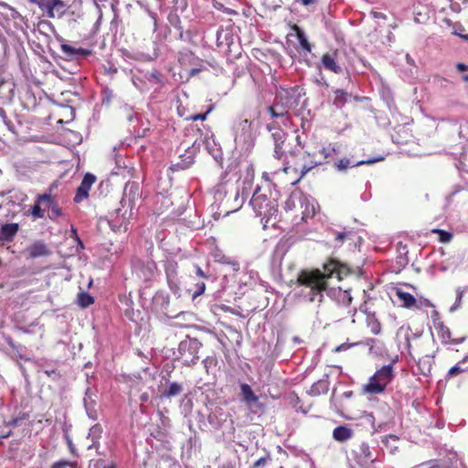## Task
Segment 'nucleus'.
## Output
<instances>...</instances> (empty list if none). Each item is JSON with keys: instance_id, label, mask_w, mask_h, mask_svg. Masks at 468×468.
I'll return each mask as SVG.
<instances>
[{"instance_id": "4be33fe9", "label": "nucleus", "mask_w": 468, "mask_h": 468, "mask_svg": "<svg viewBox=\"0 0 468 468\" xmlns=\"http://www.w3.org/2000/svg\"><path fill=\"white\" fill-rule=\"evenodd\" d=\"M356 454L357 458L365 461L373 462L375 460L370 446L366 441H363L358 445L357 450L356 451Z\"/></svg>"}, {"instance_id": "9b49d317", "label": "nucleus", "mask_w": 468, "mask_h": 468, "mask_svg": "<svg viewBox=\"0 0 468 468\" xmlns=\"http://www.w3.org/2000/svg\"><path fill=\"white\" fill-rule=\"evenodd\" d=\"M136 273L144 281L152 280L157 271L156 263L153 260H147L145 261H138L134 265Z\"/></svg>"}, {"instance_id": "393cba45", "label": "nucleus", "mask_w": 468, "mask_h": 468, "mask_svg": "<svg viewBox=\"0 0 468 468\" xmlns=\"http://www.w3.org/2000/svg\"><path fill=\"white\" fill-rule=\"evenodd\" d=\"M293 29L295 31L301 48L307 52H311L312 46L309 43L304 32L298 26H294Z\"/></svg>"}, {"instance_id": "09e8293b", "label": "nucleus", "mask_w": 468, "mask_h": 468, "mask_svg": "<svg viewBox=\"0 0 468 468\" xmlns=\"http://www.w3.org/2000/svg\"><path fill=\"white\" fill-rule=\"evenodd\" d=\"M19 420H20V419L15 418V419H12L11 420H9L7 424L9 426H17L19 423Z\"/></svg>"}, {"instance_id": "37998d69", "label": "nucleus", "mask_w": 468, "mask_h": 468, "mask_svg": "<svg viewBox=\"0 0 468 468\" xmlns=\"http://www.w3.org/2000/svg\"><path fill=\"white\" fill-rule=\"evenodd\" d=\"M247 177L250 178V180H252L254 177V168L252 165L247 167Z\"/></svg>"}, {"instance_id": "4d7b16f0", "label": "nucleus", "mask_w": 468, "mask_h": 468, "mask_svg": "<svg viewBox=\"0 0 468 468\" xmlns=\"http://www.w3.org/2000/svg\"><path fill=\"white\" fill-rule=\"evenodd\" d=\"M463 80H468V76H464V77H463Z\"/></svg>"}, {"instance_id": "79ce46f5", "label": "nucleus", "mask_w": 468, "mask_h": 468, "mask_svg": "<svg viewBox=\"0 0 468 468\" xmlns=\"http://www.w3.org/2000/svg\"><path fill=\"white\" fill-rule=\"evenodd\" d=\"M177 112H178V115L180 117H183L185 120H186V116H189V114H186L185 107H183L181 105L177 107Z\"/></svg>"}, {"instance_id": "a211bd4d", "label": "nucleus", "mask_w": 468, "mask_h": 468, "mask_svg": "<svg viewBox=\"0 0 468 468\" xmlns=\"http://www.w3.org/2000/svg\"><path fill=\"white\" fill-rule=\"evenodd\" d=\"M60 49L62 54L68 58V59H74L78 58L79 57H88L91 54V50L80 48H75L69 44H61Z\"/></svg>"}, {"instance_id": "8fccbe9b", "label": "nucleus", "mask_w": 468, "mask_h": 468, "mask_svg": "<svg viewBox=\"0 0 468 468\" xmlns=\"http://www.w3.org/2000/svg\"><path fill=\"white\" fill-rule=\"evenodd\" d=\"M262 178L265 179L267 182H271V178L269 176V173H267V172H264L262 174Z\"/></svg>"}, {"instance_id": "dca6fc26", "label": "nucleus", "mask_w": 468, "mask_h": 468, "mask_svg": "<svg viewBox=\"0 0 468 468\" xmlns=\"http://www.w3.org/2000/svg\"><path fill=\"white\" fill-rule=\"evenodd\" d=\"M29 258L35 259L50 255V250L43 240H36L27 248Z\"/></svg>"}, {"instance_id": "a18cd8bd", "label": "nucleus", "mask_w": 468, "mask_h": 468, "mask_svg": "<svg viewBox=\"0 0 468 468\" xmlns=\"http://www.w3.org/2000/svg\"><path fill=\"white\" fill-rule=\"evenodd\" d=\"M11 435V430L0 431V439L8 438Z\"/></svg>"}, {"instance_id": "5fc2aeb1", "label": "nucleus", "mask_w": 468, "mask_h": 468, "mask_svg": "<svg viewBox=\"0 0 468 468\" xmlns=\"http://www.w3.org/2000/svg\"><path fill=\"white\" fill-rule=\"evenodd\" d=\"M212 417L213 416L211 414L208 416V420H209L210 423L212 422Z\"/></svg>"}, {"instance_id": "2eb2a0df", "label": "nucleus", "mask_w": 468, "mask_h": 468, "mask_svg": "<svg viewBox=\"0 0 468 468\" xmlns=\"http://www.w3.org/2000/svg\"><path fill=\"white\" fill-rule=\"evenodd\" d=\"M201 346L202 344L197 339L193 338L187 342H181L179 345V352L182 356H184L186 350L190 351L192 356L189 360L186 359V362L195 364L196 361L199 358L197 356V351Z\"/></svg>"}, {"instance_id": "6e6552de", "label": "nucleus", "mask_w": 468, "mask_h": 468, "mask_svg": "<svg viewBox=\"0 0 468 468\" xmlns=\"http://www.w3.org/2000/svg\"><path fill=\"white\" fill-rule=\"evenodd\" d=\"M271 136L274 142L273 156L282 161L288 154V152L292 150L287 142V133L283 130L278 129L272 133Z\"/></svg>"}, {"instance_id": "ea45409f", "label": "nucleus", "mask_w": 468, "mask_h": 468, "mask_svg": "<svg viewBox=\"0 0 468 468\" xmlns=\"http://www.w3.org/2000/svg\"><path fill=\"white\" fill-rule=\"evenodd\" d=\"M370 15L377 19H387V16L384 13L372 10Z\"/></svg>"}, {"instance_id": "a878e982", "label": "nucleus", "mask_w": 468, "mask_h": 468, "mask_svg": "<svg viewBox=\"0 0 468 468\" xmlns=\"http://www.w3.org/2000/svg\"><path fill=\"white\" fill-rule=\"evenodd\" d=\"M77 303L81 308H87L94 303V298L88 292H81L77 296Z\"/></svg>"}, {"instance_id": "864d4df0", "label": "nucleus", "mask_w": 468, "mask_h": 468, "mask_svg": "<svg viewBox=\"0 0 468 468\" xmlns=\"http://www.w3.org/2000/svg\"><path fill=\"white\" fill-rule=\"evenodd\" d=\"M103 468H117L114 463H111L110 465L104 466Z\"/></svg>"}, {"instance_id": "72a5a7b5", "label": "nucleus", "mask_w": 468, "mask_h": 468, "mask_svg": "<svg viewBox=\"0 0 468 468\" xmlns=\"http://www.w3.org/2000/svg\"><path fill=\"white\" fill-rule=\"evenodd\" d=\"M433 232L438 233L440 241L444 242V243L449 242L452 238V235L451 233H449L445 230H442V229H434Z\"/></svg>"}, {"instance_id": "b1692460", "label": "nucleus", "mask_w": 468, "mask_h": 468, "mask_svg": "<svg viewBox=\"0 0 468 468\" xmlns=\"http://www.w3.org/2000/svg\"><path fill=\"white\" fill-rule=\"evenodd\" d=\"M399 440V438L397 435L389 434L381 438V443L389 451L390 453H394L398 449L397 443Z\"/></svg>"}, {"instance_id": "bb28decb", "label": "nucleus", "mask_w": 468, "mask_h": 468, "mask_svg": "<svg viewBox=\"0 0 468 468\" xmlns=\"http://www.w3.org/2000/svg\"><path fill=\"white\" fill-rule=\"evenodd\" d=\"M254 468H283L282 466H277L271 458L263 457L259 459L254 463Z\"/></svg>"}, {"instance_id": "f704fd0d", "label": "nucleus", "mask_w": 468, "mask_h": 468, "mask_svg": "<svg viewBox=\"0 0 468 468\" xmlns=\"http://www.w3.org/2000/svg\"><path fill=\"white\" fill-rule=\"evenodd\" d=\"M334 166H335L338 171H344V170H346L348 166H350V160H349V159H346V158L340 159L338 162L335 163Z\"/></svg>"}, {"instance_id": "7c9ffc66", "label": "nucleus", "mask_w": 468, "mask_h": 468, "mask_svg": "<svg viewBox=\"0 0 468 468\" xmlns=\"http://www.w3.org/2000/svg\"><path fill=\"white\" fill-rule=\"evenodd\" d=\"M102 431L103 430L101 424H95L90 429L89 437L91 438L93 443L101 437Z\"/></svg>"}, {"instance_id": "20e7f679", "label": "nucleus", "mask_w": 468, "mask_h": 468, "mask_svg": "<svg viewBox=\"0 0 468 468\" xmlns=\"http://www.w3.org/2000/svg\"><path fill=\"white\" fill-rule=\"evenodd\" d=\"M51 192L52 188L49 187L48 192L38 194L36 197V201L30 208V214L34 219L43 218L46 209H48V218L52 221H56L63 216L62 208Z\"/></svg>"}, {"instance_id": "f03ea898", "label": "nucleus", "mask_w": 468, "mask_h": 468, "mask_svg": "<svg viewBox=\"0 0 468 468\" xmlns=\"http://www.w3.org/2000/svg\"><path fill=\"white\" fill-rule=\"evenodd\" d=\"M350 273L349 269L335 260H329L323 265V271L319 269L303 270L297 276L296 282L300 286H305L311 290V300L319 295L323 296L324 292L329 288V280L335 277L338 281L343 280Z\"/></svg>"}, {"instance_id": "58836bf2", "label": "nucleus", "mask_w": 468, "mask_h": 468, "mask_svg": "<svg viewBox=\"0 0 468 468\" xmlns=\"http://www.w3.org/2000/svg\"><path fill=\"white\" fill-rule=\"evenodd\" d=\"M197 286V290L195 291L194 294H193V297L196 298L201 294L204 293L205 290H206V284L205 282H197L196 284Z\"/></svg>"}, {"instance_id": "a19ab883", "label": "nucleus", "mask_w": 468, "mask_h": 468, "mask_svg": "<svg viewBox=\"0 0 468 468\" xmlns=\"http://www.w3.org/2000/svg\"><path fill=\"white\" fill-rule=\"evenodd\" d=\"M196 274L201 278H207V275L202 271L198 265H195Z\"/></svg>"}, {"instance_id": "c756f323", "label": "nucleus", "mask_w": 468, "mask_h": 468, "mask_svg": "<svg viewBox=\"0 0 468 468\" xmlns=\"http://www.w3.org/2000/svg\"><path fill=\"white\" fill-rule=\"evenodd\" d=\"M328 390V382L326 380H319L314 383L311 388V393L313 395H319L321 392H326Z\"/></svg>"}, {"instance_id": "412c9836", "label": "nucleus", "mask_w": 468, "mask_h": 468, "mask_svg": "<svg viewBox=\"0 0 468 468\" xmlns=\"http://www.w3.org/2000/svg\"><path fill=\"white\" fill-rule=\"evenodd\" d=\"M240 391L242 395V399L245 403L250 405L252 403L258 402L259 397L254 394L252 388L249 384L242 383L240 385Z\"/></svg>"}, {"instance_id": "de8ad7c7", "label": "nucleus", "mask_w": 468, "mask_h": 468, "mask_svg": "<svg viewBox=\"0 0 468 468\" xmlns=\"http://www.w3.org/2000/svg\"><path fill=\"white\" fill-rule=\"evenodd\" d=\"M346 236V234L345 232H339V233H337L336 240L342 243V242H344Z\"/></svg>"}, {"instance_id": "4468645a", "label": "nucleus", "mask_w": 468, "mask_h": 468, "mask_svg": "<svg viewBox=\"0 0 468 468\" xmlns=\"http://www.w3.org/2000/svg\"><path fill=\"white\" fill-rule=\"evenodd\" d=\"M337 56H338L337 50H334L333 52L324 53L322 56L321 62L323 64V67L326 70H329L335 74H341V73H343V69L337 63Z\"/></svg>"}, {"instance_id": "e433bc0d", "label": "nucleus", "mask_w": 468, "mask_h": 468, "mask_svg": "<svg viewBox=\"0 0 468 468\" xmlns=\"http://www.w3.org/2000/svg\"><path fill=\"white\" fill-rule=\"evenodd\" d=\"M69 466L71 468H76L77 464L69 461H59L52 464L51 468H65Z\"/></svg>"}, {"instance_id": "6ab92c4d", "label": "nucleus", "mask_w": 468, "mask_h": 468, "mask_svg": "<svg viewBox=\"0 0 468 468\" xmlns=\"http://www.w3.org/2000/svg\"><path fill=\"white\" fill-rule=\"evenodd\" d=\"M334 297L338 304L348 307L352 303V296L350 289H342L338 287L337 290H334Z\"/></svg>"}, {"instance_id": "13d9d810", "label": "nucleus", "mask_w": 468, "mask_h": 468, "mask_svg": "<svg viewBox=\"0 0 468 468\" xmlns=\"http://www.w3.org/2000/svg\"><path fill=\"white\" fill-rule=\"evenodd\" d=\"M462 296H463V293H462V292H460V293H459V299H460V300H461Z\"/></svg>"}, {"instance_id": "603ef678", "label": "nucleus", "mask_w": 468, "mask_h": 468, "mask_svg": "<svg viewBox=\"0 0 468 468\" xmlns=\"http://www.w3.org/2000/svg\"><path fill=\"white\" fill-rule=\"evenodd\" d=\"M343 395L346 398H350L353 395V392L352 391H347V392H345Z\"/></svg>"}, {"instance_id": "ddd939ff", "label": "nucleus", "mask_w": 468, "mask_h": 468, "mask_svg": "<svg viewBox=\"0 0 468 468\" xmlns=\"http://www.w3.org/2000/svg\"><path fill=\"white\" fill-rule=\"evenodd\" d=\"M435 329L438 335V337L441 339V344L443 345H458L463 342L464 337L462 338H452L450 328L445 325L442 322H438L435 324Z\"/></svg>"}, {"instance_id": "c03bdc74", "label": "nucleus", "mask_w": 468, "mask_h": 468, "mask_svg": "<svg viewBox=\"0 0 468 468\" xmlns=\"http://www.w3.org/2000/svg\"><path fill=\"white\" fill-rule=\"evenodd\" d=\"M456 69H457L458 71L463 72V71H467L468 70V66L463 64V63H457L456 64Z\"/></svg>"}, {"instance_id": "c9c22d12", "label": "nucleus", "mask_w": 468, "mask_h": 468, "mask_svg": "<svg viewBox=\"0 0 468 468\" xmlns=\"http://www.w3.org/2000/svg\"><path fill=\"white\" fill-rule=\"evenodd\" d=\"M295 201H296V197L293 196V195H291L285 201L284 203V209L286 211H291L292 209L295 208Z\"/></svg>"}, {"instance_id": "1a4fd4ad", "label": "nucleus", "mask_w": 468, "mask_h": 468, "mask_svg": "<svg viewBox=\"0 0 468 468\" xmlns=\"http://www.w3.org/2000/svg\"><path fill=\"white\" fill-rule=\"evenodd\" d=\"M396 295L398 296L399 300L402 303L401 306L407 309H420L423 306L425 307H431L432 306L431 303L424 299L423 301H417V299L410 292H404L401 289H398L396 291Z\"/></svg>"}, {"instance_id": "f257e3e1", "label": "nucleus", "mask_w": 468, "mask_h": 468, "mask_svg": "<svg viewBox=\"0 0 468 468\" xmlns=\"http://www.w3.org/2000/svg\"><path fill=\"white\" fill-rule=\"evenodd\" d=\"M296 141L303 152L294 149L289 151L280 169L285 174L293 173L297 176L292 185H296L312 169L325 163L335 151L334 148L323 146L316 141L302 144L299 135Z\"/></svg>"}, {"instance_id": "7ed1b4c3", "label": "nucleus", "mask_w": 468, "mask_h": 468, "mask_svg": "<svg viewBox=\"0 0 468 468\" xmlns=\"http://www.w3.org/2000/svg\"><path fill=\"white\" fill-rule=\"evenodd\" d=\"M256 216L261 218L263 228L271 223L275 225L279 221V204L277 197L271 189L258 186L250 202Z\"/></svg>"}, {"instance_id": "aec40b11", "label": "nucleus", "mask_w": 468, "mask_h": 468, "mask_svg": "<svg viewBox=\"0 0 468 468\" xmlns=\"http://www.w3.org/2000/svg\"><path fill=\"white\" fill-rule=\"evenodd\" d=\"M353 435V430L346 425L338 426L333 431V438L339 442H344L350 440Z\"/></svg>"}, {"instance_id": "f8f14e48", "label": "nucleus", "mask_w": 468, "mask_h": 468, "mask_svg": "<svg viewBox=\"0 0 468 468\" xmlns=\"http://www.w3.org/2000/svg\"><path fill=\"white\" fill-rule=\"evenodd\" d=\"M96 176L92 174L87 173L80 185L77 188L76 195L74 197L75 203H80L84 199L89 197V192L90 190L91 186L95 183Z\"/></svg>"}, {"instance_id": "4c0bfd02", "label": "nucleus", "mask_w": 468, "mask_h": 468, "mask_svg": "<svg viewBox=\"0 0 468 468\" xmlns=\"http://www.w3.org/2000/svg\"><path fill=\"white\" fill-rule=\"evenodd\" d=\"M361 344H362V342H356V343H352V344L344 343V344H341V345L337 346L335 348L334 351L335 352L346 351V350L349 349L352 346H358V345H361Z\"/></svg>"}, {"instance_id": "2f4dec72", "label": "nucleus", "mask_w": 468, "mask_h": 468, "mask_svg": "<svg viewBox=\"0 0 468 468\" xmlns=\"http://www.w3.org/2000/svg\"><path fill=\"white\" fill-rule=\"evenodd\" d=\"M465 371L464 368L461 367L460 364H456L455 366L452 367L449 371L447 372L446 378L451 379Z\"/></svg>"}, {"instance_id": "423d86ee", "label": "nucleus", "mask_w": 468, "mask_h": 468, "mask_svg": "<svg viewBox=\"0 0 468 468\" xmlns=\"http://www.w3.org/2000/svg\"><path fill=\"white\" fill-rule=\"evenodd\" d=\"M393 378V366L391 364L384 366L369 378L368 383L364 386V391L369 394H380Z\"/></svg>"}, {"instance_id": "49530a36", "label": "nucleus", "mask_w": 468, "mask_h": 468, "mask_svg": "<svg viewBox=\"0 0 468 468\" xmlns=\"http://www.w3.org/2000/svg\"><path fill=\"white\" fill-rule=\"evenodd\" d=\"M382 159L383 158H378V159H375V160H368V161H360V162H357L356 165H354V166L364 165V164H372L374 162H377V161H379V160H382Z\"/></svg>"}, {"instance_id": "473e14b6", "label": "nucleus", "mask_w": 468, "mask_h": 468, "mask_svg": "<svg viewBox=\"0 0 468 468\" xmlns=\"http://www.w3.org/2000/svg\"><path fill=\"white\" fill-rule=\"evenodd\" d=\"M211 111L212 107H209L204 113L189 114V116H186V121H205Z\"/></svg>"}, {"instance_id": "0eeeda50", "label": "nucleus", "mask_w": 468, "mask_h": 468, "mask_svg": "<svg viewBox=\"0 0 468 468\" xmlns=\"http://www.w3.org/2000/svg\"><path fill=\"white\" fill-rule=\"evenodd\" d=\"M178 62L184 70L187 71L188 77H194L202 71V61L192 51L180 52Z\"/></svg>"}, {"instance_id": "6e6d98bb", "label": "nucleus", "mask_w": 468, "mask_h": 468, "mask_svg": "<svg viewBox=\"0 0 468 468\" xmlns=\"http://www.w3.org/2000/svg\"><path fill=\"white\" fill-rule=\"evenodd\" d=\"M279 171H280V170H274V171H272V174H273V175L278 174V172H279Z\"/></svg>"}, {"instance_id": "5701e85b", "label": "nucleus", "mask_w": 468, "mask_h": 468, "mask_svg": "<svg viewBox=\"0 0 468 468\" xmlns=\"http://www.w3.org/2000/svg\"><path fill=\"white\" fill-rule=\"evenodd\" d=\"M351 94L348 93L347 91L341 89H337L334 90L333 103L335 107L341 108L343 105L346 104Z\"/></svg>"}, {"instance_id": "9d476101", "label": "nucleus", "mask_w": 468, "mask_h": 468, "mask_svg": "<svg viewBox=\"0 0 468 468\" xmlns=\"http://www.w3.org/2000/svg\"><path fill=\"white\" fill-rule=\"evenodd\" d=\"M31 2L37 4L40 9L45 10L50 18L55 17V12L58 13V16L65 13V4L62 0H31Z\"/></svg>"}, {"instance_id": "3c124183", "label": "nucleus", "mask_w": 468, "mask_h": 468, "mask_svg": "<svg viewBox=\"0 0 468 468\" xmlns=\"http://www.w3.org/2000/svg\"><path fill=\"white\" fill-rule=\"evenodd\" d=\"M468 362V355L464 356L460 361L459 364H465Z\"/></svg>"}, {"instance_id": "cd10ccee", "label": "nucleus", "mask_w": 468, "mask_h": 468, "mask_svg": "<svg viewBox=\"0 0 468 468\" xmlns=\"http://www.w3.org/2000/svg\"><path fill=\"white\" fill-rule=\"evenodd\" d=\"M367 327L373 335H379L381 332V324L374 315L367 318Z\"/></svg>"}, {"instance_id": "39448f33", "label": "nucleus", "mask_w": 468, "mask_h": 468, "mask_svg": "<svg viewBox=\"0 0 468 468\" xmlns=\"http://www.w3.org/2000/svg\"><path fill=\"white\" fill-rule=\"evenodd\" d=\"M294 102L293 92L288 89L281 88L273 100V103L267 108L272 118L286 117L290 119L289 112Z\"/></svg>"}, {"instance_id": "c85d7f7f", "label": "nucleus", "mask_w": 468, "mask_h": 468, "mask_svg": "<svg viewBox=\"0 0 468 468\" xmlns=\"http://www.w3.org/2000/svg\"><path fill=\"white\" fill-rule=\"evenodd\" d=\"M182 391V386L176 382H173L169 385V388L165 391L164 396L166 398H172L179 395Z\"/></svg>"}, {"instance_id": "f3484780", "label": "nucleus", "mask_w": 468, "mask_h": 468, "mask_svg": "<svg viewBox=\"0 0 468 468\" xmlns=\"http://www.w3.org/2000/svg\"><path fill=\"white\" fill-rule=\"evenodd\" d=\"M19 230L17 223H5L0 226V242H11Z\"/></svg>"}]
</instances>
